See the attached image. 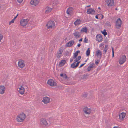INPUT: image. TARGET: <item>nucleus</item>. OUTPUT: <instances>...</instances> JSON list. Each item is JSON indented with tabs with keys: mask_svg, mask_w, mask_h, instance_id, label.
<instances>
[{
	"mask_svg": "<svg viewBox=\"0 0 128 128\" xmlns=\"http://www.w3.org/2000/svg\"><path fill=\"white\" fill-rule=\"evenodd\" d=\"M28 21L29 19H22L20 20V25L23 26H25L27 25Z\"/></svg>",
	"mask_w": 128,
	"mask_h": 128,
	"instance_id": "f257e3e1",
	"label": "nucleus"
},
{
	"mask_svg": "<svg viewBox=\"0 0 128 128\" xmlns=\"http://www.w3.org/2000/svg\"><path fill=\"white\" fill-rule=\"evenodd\" d=\"M47 84L51 86H57V84L52 79H50L48 80Z\"/></svg>",
	"mask_w": 128,
	"mask_h": 128,
	"instance_id": "f03ea898",
	"label": "nucleus"
},
{
	"mask_svg": "<svg viewBox=\"0 0 128 128\" xmlns=\"http://www.w3.org/2000/svg\"><path fill=\"white\" fill-rule=\"evenodd\" d=\"M126 56L125 55H122L119 60V63L120 64H122L126 61Z\"/></svg>",
	"mask_w": 128,
	"mask_h": 128,
	"instance_id": "7ed1b4c3",
	"label": "nucleus"
},
{
	"mask_svg": "<svg viewBox=\"0 0 128 128\" xmlns=\"http://www.w3.org/2000/svg\"><path fill=\"white\" fill-rule=\"evenodd\" d=\"M122 24V21L121 20V19L120 18H118L116 22V27L117 28H120L118 27H117V26H118L119 27H121Z\"/></svg>",
	"mask_w": 128,
	"mask_h": 128,
	"instance_id": "20e7f679",
	"label": "nucleus"
},
{
	"mask_svg": "<svg viewBox=\"0 0 128 128\" xmlns=\"http://www.w3.org/2000/svg\"><path fill=\"white\" fill-rule=\"evenodd\" d=\"M24 61L22 60H19L18 63V67L20 68H23L25 66V64L24 63Z\"/></svg>",
	"mask_w": 128,
	"mask_h": 128,
	"instance_id": "39448f33",
	"label": "nucleus"
},
{
	"mask_svg": "<svg viewBox=\"0 0 128 128\" xmlns=\"http://www.w3.org/2000/svg\"><path fill=\"white\" fill-rule=\"evenodd\" d=\"M106 2L107 5L108 6H112L114 5V2L113 0H107Z\"/></svg>",
	"mask_w": 128,
	"mask_h": 128,
	"instance_id": "423d86ee",
	"label": "nucleus"
},
{
	"mask_svg": "<svg viewBox=\"0 0 128 128\" xmlns=\"http://www.w3.org/2000/svg\"><path fill=\"white\" fill-rule=\"evenodd\" d=\"M83 110L84 113L86 114H89L91 113V109L88 108L87 107H86L83 108Z\"/></svg>",
	"mask_w": 128,
	"mask_h": 128,
	"instance_id": "0eeeda50",
	"label": "nucleus"
},
{
	"mask_svg": "<svg viewBox=\"0 0 128 128\" xmlns=\"http://www.w3.org/2000/svg\"><path fill=\"white\" fill-rule=\"evenodd\" d=\"M50 98L47 96H45L43 98L42 102L45 104H47L50 102Z\"/></svg>",
	"mask_w": 128,
	"mask_h": 128,
	"instance_id": "6e6552de",
	"label": "nucleus"
},
{
	"mask_svg": "<svg viewBox=\"0 0 128 128\" xmlns=\"http://www.w3.org/2000/svg\"><path fill=\"white\" fill-rule=\"evenodd\" d=\"M74 43V40H70L66 44L65 46L66 47H70L72 46Z\"/></svg>",
	"mask_w": 128,
	"mask_h": 128,
	"instance_id": "1a4fd4ad",
	"label": "nucleus"
},
{
	"mask_svg": "<svg viewBox=\"0 0 128 128\" xmlns=\"http://www.w3.org/2000/svg\"><path fill=\"white\" fill-rule=\"evenodd\" d=\"M102 36L100 34H97L96 36V40L99 42L102 41Z\"/></svg>",
	"mask_w": 128,
	"mask_h": 128,
	"instance_id": "9d476101",
	"label": "nucleus"
},
{
	"mask_svg": "<svg viewBox=\"0 0 128 128\" xmlns=\"http://www.w3.org/2000/svg\"><path fill=\"white\" fill-rule=\"evenodd\" d=\"M95 12V10L94 9L91 8L88 9L87 10L86 13L88 14H94Z\"/></svg>",
	"mask_w": 128,
	"mask_h": 128,
	"instance_id": "9b49d317",
	"label": "nucleus"
},
{
	"mask_svg": "<svg viewBox=\"0 0 128 128\" xmlns=\"http://www.w3.org/2000/svg\"><path fill=\"white\" fill-rule=\"evenodd\" d=\"M126 115V113L123 112L120 113L119 116V119L120 120L123 119L125 117Z\"/></svg>",
	"mask_w": 128,
	"mask_h": 128,
	"instance_id": "f8f14e48",
	"label": "nucleus"
},
{
	"mask_svg": "<svg viewBox=\"0 0 128 128\" xmlns=\"http://www.w3.org/2000/svg\"><path fill=\"white\" fill-rule=\"evenodd\" d=\"M20 94H24V92L25 89L24 87L22 86H20V87L19 88Z\"/></svg>",
	"mask_w": 128,
	"mask_h": 128,
	"instance_id": "ddd939ff",
	"label": "nucleus"
},
{
	"mask_svg": "<svg viewBox=\"0 0 128 128\" xmlns=\"http://www.w3.org/2000/svg\"><path fill=\"white\" fill-rule=\"evenodd\" d=\"M5 88L4 86H0V94H2L5 92Z\"/></svg>",
	"mask_w": 128,
	"mask_h": 128,
	"instance_id": "4468645a",
	"label": "nucleus"
},
{
	"mask_svg": "<svg viewBox=\"0 0 128 128\" xmlns=\"http://www.w3.org/2000/svg\"><path fill=\"white\" fill-rule=\"evenodd\" d=\"M39 3L38 1L37 0H31L30 2L31 4L34 5L36 6V5L38 4Z\"/></svg>",
	"mask_w": 128,
	"mask_h": 128,
	"instance_id": "2eb2a0df",
	"label": "nucleus"
},
{
	"mask_svg": "<svg viewBox=\"0 0 128 128\" xmlns=\"http://www.w3.org/2000/svg\"><path fill=\"white\" fill-rule=\"evenodd\" d=\"M46 26H55V24L54 22L53 21L50 20L48 22L47 24L46 25Z\"/></svg>",
	"mask_w": 128,
	"mask_h": 128,
	"instance_id": "dca6fc26",
	"label": "nucleus"
},
{
	"mask_svg": "<svg viewBox=\"0 0 128 128\" xmlns=\"http://www.w3.org/2000/svg\"><path fill=\"white\" fill-rule=\"evenodd\" d=\"M66 60H62L60 62H59V65L58 66L60 67L62 66L65 64L66 63Z\"/></svg>",
	"mask_w": 128,
	"mask_h": 128,
	"instance_id": "f3484780",
	"label": "nucleus"
},
{
	"mask_svg": "<svg viewBox=\"0 0 128 128\" xmlns=\"http://www.w3.org/2000/svg\"><path fill=\"white\" fill-rule=\"evenodd\" d=\"M102 54L101 51L100 50H97L96 52V55L98 57L100 56V59L102 56Z\"/></svg>",
	"mask_w": 128,
	"mask_h": 128,
	"instance_id": "a211bd4d",
	"label": "nucleus"
},
{
	"mask_svg": "<svg viewBox=\"0 0 128 128\" xmlns=\"http://www.w3.org/2000/svg\"><path fill=\"white\" fill-rule=\"evenodd\" d=\"M88 28L86 27H84L82 28L80 30V32H85L87 33L88 31Z\"/></svg>",
	"mask_w": 128,
	"mask_h": 128,
	"instance_id": "6ab92c4d",
	"label": "nucleus"
},
{
	"mask_svg": "<svg viewBox=\"0 0 128 128\" xmlns=\"http://www.w3.org/2000/svg\"><path fill=\"white\" fill-rule=\"evenodd\" d=\"M40 124H42L45 125L46 126V125L48 124V123L46 119L44 118L42 119V120L40 122Z\"/></svg>",
	"mask_w": 128,
	"mask_h": 128,
	"instance_id": "aec40b11",
	"label": "nucleus"
},
{
	"mask_svg": "<svg viewBox=\"0 0 128 128\" xmlns=\"http://www.w3.org/2000/svg\"><path fill=\"white\" fill-rule=\"evenodd\" d=\"M80 33L79 32L76 31L75 32V33H74L73 34L74 36L76 38H79L80 35Z\"/></svg>",
	"mask_w": 128,
	"mask_h": 128,
	"instance_id": "412c9836",
	"label": "nucleus"
},
{
	"mask_svg": "<svg viewBox=\"0 0 128 128\" xmlns=\"http://www.w3.org/2000/svg\"><path fill=\"white\" fill-rule=\"evenodd\" d=\"M60 76L62 77L63 78L66 79H68L69 78L67 76L66 74L61 73L60 74Z\"/></svg>",
	"mask_w": 128,
	"mask_h": 128,
	"instance_id": "4be33fe9",
	"label": "nucleus"
},
{
	"mask_svg": "<svg viewBox=\"0 0 128 128\" xmlns=\"http://www.w3.org/2000/svg\"><path fill=\"white\" fill-rule=\"evenodd\" d=\"M81 22V20L80 19H77L76 21L74 22V25L76 26L80 24Z\"/></svg>",
	"mask_w": 128,
	"mask_h": 128,
	"instance_id": "5701e85b",
	"label": "nucleus"
},
{
	"mask_svg": "<svg viewBox=\"0 0 128 128\" xmlns=\"http://www.w3.org/2000/svg\"><path fill=\"white\" fill-rule=\"evenodd\" d=\"M45 10H46L45 11V13L47 14L50 12L52 10V8L48 6H47Z\"/></svg>",
	"mask_w": 128,
	"mask_h": 128,
	"instance_id": "b1692460",
	"label": "nucleus"
},
{
	"mask_svg": "<svg viewBox=\"0 0 128 128\" xmlns=\"http://www.w3.org/2000/svg\"><path fill=\"white\" fill-rule=\"evenodd\" d=\"M80 51L79 50H78L74 54L73 56V59H75L76 58L77 56L78 55V54L80 53Z\"/></svg>",
	"mask_w": 128,
	"mask_h": 128,
	"instance_id": "393cba45",
	"label": "nucleus"
},
{
	"mask_svg": "<svg viewBox=\"0 0 128 128\" xmlns=\"http://www.w3.org/2000/svg\"><path fill=\"white\" fill-rule=\"evenodd\" d=\"M16 119L18 122H22L24 120V119L23 118H22L18 116H17Z\"/></svg>",
	"mask_w": 128,
	"mask_h": 128,
	"instance_id": "a878e982",
	"label": "nucleus"
},
{
	"mask_svg": "<svg viewBox=\"0 0 128 128\" xmlns=\"http://www.w3.org/2000/svg\"><path fill=\"white\" fill-rule=\"evenodd\" d=\"M88 76L89 74H86L82 75L81 78L83 80L87 79Z\"/></svg>",
	"mask_w": 128,
	"mask_h": 128,
	"instance_id": "bb28decb",
	"label": "nucleus"
},
{
	"mask_svg": "<svg viewBox=\"0 0 128 128\" xmlns=\"http://www.w3.org/2000/svg\"><path fill=\"white\" fill-rule=\"evenodd\" d=\"M19 116L22 118L24 119L26 117V115L24 114L23 112L21 114H20L18 115Z\"/></svg>",
	"mask_w": 128,
	"mask_h": 128,
	"instance_id": "cd10ccee",
	"label": "nucleus"
},
{
	"mask_svg": "<svg viewBox=\"0 0 128 128\" xmlns=\"http://www.w3.org/2000/svg\"><path fill=\"white\" fill-rule=\"evenodd\" d=\"M90 48H88L86 52V54L87 56H89L90 55Z\"/></svg>",
	"mask_w": 128,
	"mask_h": 128,
	"instance_id": "c85d7f7f",
	"label": "nucleus"
},
{
	"mask_svg": "<svg viewBox=\"0 0 128 128\" xmlns=\"http://www.w3.org/2000/svg\"><path fill=\"white\" fill-rule=\"evenodd\" d=\"M101 32L103 34L104 36H106L108 34L107 32H106V30L105 29H104L103 31H101Z\"/></svg>",
	"mask_w": 128,
	"mask_h": 128,
	"instance_id": "c756f323",
	"label": "nucleus"
},
{
	"mask_svg": "<svg viewBox=\"0 0 128 128\" xmlns=\"http://www.w3.org/2000/svg\"><path fill=\"white\" fill-rule=\"evenodd\" d=\"M108 44H106L105 45V47L104 48V54L105 53H106L107 52V50L108 49Z\"/></svg>",
	"mask_w": 128,
	"mask_h": 128,
	"instance_id": "7c9ffc66",
	"label": "nucleus"
},
{
	"mask_svg": "<svg viewBox=\"0 0 128 128\" xmlns=\"http://www.w3.org/2000/svg\"><path fill=\"white\" fill-rule=\"evenodd\" d=\"M63 50L61 48H59V50L57 52V54H62Z\"/></svg>",
	"mask_w": 128,
	"mask_h": 128,
	"instance_id": "2f4dec72",
	"label": "nucleus"
},
{
	"mask_svg": "<svg viewBox=\"0 0 128 128\" xmlns=\"http://www.w3.org/2000/svg\"><path fill=\"white\" fill-rule=\"evenodd\" d=\"M76 66V64H75V62H73L71 64L70 67L72 68H77V66Z\"/></svg>",
	"mask_w": 128,
	"mask_h": 128,
	"instance_id": "473e14b6",
	"label": "nucleus"
},
{
	"mask_svg": "<svg viewBox=\"0 0 128 128\" xmlns=\"http://www.w3.org/2000/svg\"><path fill=\"white\" fill-rule=\"evenodd\" d=\"M94 66V63H92V64H90L89 67H90L91 68H95V67Z\"/></svg>",
	"mask_w": 128,
	"mask_h": 128,
	"instance_id": "72a5a7b5",
	"label": "nucleus"
},
{
	"mask_svg": "<svg viewBox=\"0 0 128 128\" xmlns=\"http://www.w3.org/2000/svg\"><path fill=\"white\" fill-rule=\"evenodd\" d=\"M53 26H46V28H47V29H48L49 30H50L51 29H52Z\"/></svg>",
	"mask_w": 128,
	"mask_h": 128,
	"instance_id": "f704fd0d",
	"label": "nucleus"
},
{
	"mask_svg": "<svg viewBox=\"0 0 128 128\" xmlns=\"http://www.w3.org/2000/svg\"><path fill=\"white\" fill-rule=\"evenodd\" d=\"M105 24L108 26H110L111 25L110 22L108 21L106 22Z\"/></svg>",
	"mask_w": 128,
	"mask_h": 128,
	"instance_id": "c9c22d12",
	"label": "nucleus"
},
{
	"mask_svg": "<svg viewBox=\"0 0 128 128\" xmlns=\"http://www.w3.org/2000/svg\"><path fill=\"white\" fill-rule=\"evenodd\" d=\"M88 40L87 38L86 37H85V38L84 39V42L86 43H87L88 42Z\"/></svg>",
	"mask_w": 128,
	"mask_h": 128,
	"instance_id": "e433bc0d",
	"label": "nucleus"
},
{
	"mask_svg": "<svg viewBox=\"0 0 128 128\" xmlns=\"http://www.w3.org/2000/svg\"><path fill=\"white\" fill-rule=\"evenodd\" d=\"M100 59H97L96 60H95V63L96 65H98L99 64L100 61Z\"/></svg>",
	"mask_w": 128,
	"mask_h": 128,
	"instance_id": "4c0bfd02",
	"label": "nucleus"
},
{
	"mask_svg": "<svg viewBox=\"0 0 128 128\" xmlns=\"http://www.w3.org/2000/svg\"><path fill=\"white\" fill-rule=\"evenodd\" d=\"M67 10H69L71 12H72V11L73 10V8L70 7H69Z\"/></svg>",
	"mask_w": 128,
	"mask_h": 128,
	"instance_id": "58836bf2",
	"label": "nucleus"
},
{
	"mask_svg": "<svg viewBox=\"0 0 128 128\" xmlns=\"http://www.w3.org/2000/svg\"><path fill=\"white\" fill-rule=\"evenodd\" d=\"M88 93L86 92L84 93L83 95V97L84 98H86L88 96Z\"/></svg>",
	"mask_w": 128,
	"mask_h": 128,
	"instance_id": "ea45409f",
	"label": "nucleus"
},
{
	"mask_svg": "<svg viewBox=\"0 0 128 128\" xmlns=\"http://www.w3.org/2000/svg\"><path fill=\"white\" fill-rule=\"evenodd\" d=\"M69 54V52L68 51H66L65 52V55L66 56H68Z\"/></svg>",
	"mask_w": 128,
	"mask_h": 128,
	"instance_id": "a19ab883",
	"label": "nucleus"
},
{
	"mask_svg": "<svg viewBox=\"0 0 128 128\" xmlns=\"http://www.w3.org/2000/svg\"><path fill=\"white\" fill-rule=\"evenodd\" d=\"M80 61H78L77 62V63H76V66H77V67H78V65H79V64L80 63Z\"/></svg>",
	"mask_w": 128,
	"mask_h": 128,
	"instance_id": "79ce46f5",
	"label": "nucleus"
},
{
	"mask_svg": "<svg viewBox=\"0 0 128 128\" xmlns=\"http://www.w3.org/2000/svg\"><path fill=\"white\" fill-rule=\"evenodd\" d=\"M66 13L67 14H70V13H72L69 10H66Z\"/></svg>",
	"mask_w": 128,
	"mask_h": 128,
	"instance_id": "37998d69",
	"label": "nucleus"
},
{
	"mask_svg": "<svg viewBox=\"0 0 128 128\" xmlns=\"http://www.w3.org/2000/svg\"><path fill=\"white\" fill-rule=\"evenodd\" d=\"M3 36L2 34H0V42L1 41V40Z\"/></svg>",
	"mask_w": 128,
	"mask_h": 128,
	"instance_id": "c03bdc74",
	"label": "nucleus"
},
{
	"mask_svg": "<svg viewBox=\"0 0 128 128\" xmlns=\"http://www.w3.org/2000/svg\"><path fill=\"white\" fill-rule=\"evenodd\" d=\"M81 58V56H79L78 57V58H76L77 59V60L79 61L80 60Z\"/></svg>",
	"mask_w": 128,
	"mask_h": 128,
	"instance_id": "a18cd8bd",
	"label": "nucleus"
},
{
	"mask_svg": "<svg viewBox=\"0 0 128 128\" xmlns=\"http://www.w3.org/2000/svg\"><path fill=\"white\" fill-rule=\"evenodd\" d=\"M99 15H100V14H96L95 16V18L97 19H98V16Z\"/></svg>",
	"mask_w": 128,
	"mask_h": 128,
	"instance_id": "49530a36",
	"label": "nucleus"
},
{
	"mask_svg": "<svg viewBox=\"0 0 128 128\" xmlns=\"http://www.w3.org/2000/svg\"><path fill=\"white\" fill-rule=\"evenodd\" d=\"M85 64H86V63H84V64H81L80 65V66L79 67V68H80L81 67H82Z\"/></svg>",
	"mask_w": 128,
	"mask_h": 128,
	"instance_id": "de8ad7c7",
	"label": "nucleus"
},
{
	"mask_svg": "<svg viewBox=\"0 0 128 128\" xmlns=\"http://www.w3.org/2000/svg\"><path fill=\"white\" fill-rule=\"evenodd\" d=\"M91 70V68H90L89 67V66H88V68H87V71L88 72L90 71V70Z\"/></svg>",
	"mask_w": 128,
	"mask_h": 128,
	"instance_id": "09e8293b",
	"label": "nucleus"
},
{
	"mask_svg": "<svg viewBox=\"0 0 128 128\" xmlns=\"http://www.w3.org/2000/svg\"><path fill=\"white\" fill-rule=\"evenodd\" d=\"M23 0H17L18 2L20 3H21L23 1Z\"/></svg>",
	"mask_w": 128,
	"mask_h": 128,
	"instance_id": "8fccbe9b",
	"label": "nucleus"
},
{
	"mask_svg": "<svg viewBox=\"0 0 128 128\" xmlns=\"http://www.w3.org/2000/svg\"><path fill=\"white\" fill-rule=\"evenodd\" d=\"M14 22L12 20L10 21L9 22V24L10 25L11 24L14 23Z\"/></svg>",
	"mask_w": 128,
	"mask_h": 128,
	"instance_id": "3c124183",
	"label": "nucleus"
},
{
	"mask_svg": "<svg viewBox=\"0 0 128 128\" xmlns=\"http://www.w3.org/2000/svg\"><path fill=\"white\" fill-rule=\"evenodd\" d=\"M76 59L74 60V62H75V63L76 62H77L78 60L76 58Z\"/></svg>",
	"mask_w": 128,
	"mask_h": 128,
	"instance_id": "603ef678",
	"label": "nucleus"
},
{
	"mask_svg": "<svg viewBox=\"0 0 128 128\" xmlns=\"http://www.w3.org/2000/svg\"><path fill=\"white\" fill-rule=\"evenodd\" d=\"M82 38H81L78 41L79 42H82Z\"/></svg>",
	"mask_w": 128,
	"mask_h": 128,
	"instance_id": "864d4df0",
	"label": "nucleus"
},
{
	"mask_svg": "<svg viewBox=\"0 0 128 128\" xmlns=\"http://www.w3.org/2000/svg\"><path fill=\"white\" fill-rule=\"evenodd\" d=\"M58 54L57 55V57L58 58H60L61 56V55L60 54Z\"/></svg>",
	"mask_w": 128,
	"mask_h": 128,
	"instance_id": "5fc2aeb1",
	"label": "nucleus"
},
{
	"mask_svg": "<svg viewBox=\"0 0 128 128\" xmlns=\"http://www.w3.org/2000/svg\"><path fill=\"white\" fill-rule=\"evenodd\" d=\"M103 45L104 44H102V43H101L100 45V47H101L102 46H104Z\"/></svg>",
	"mask_w": 128,
	"mask_h": 128,
	"instance_id": "6e6d98bb",
	"label": "nucleus"
},
{
	"mask_svg": "<svg viewBox=\"0 0 128 128\" xmlns=\"http://www.w3.org/2000/svg\"><path fill=\"white\" fill-rule=\"evenodd\" d=\"M100 15H101L102 16H101V19H102L104 18V15L102 14H100Z\"/></svg>",
	"mask_w": 128,
	"mask_h": 128,
	"instance_id": "4d7b16f0",
	"label": "nucleus"
},
{
	"mask_svg": "<svg viewBox=\"0 0 128 128\" xmlns=\"http://www.w3.org/2000/svg\"><path fill=\"white\" fill-rule=\"evenodd\" d=\"M81 44H78L77 46L78 47H79L81 46Z\"/></svg>",
	"mask_w": 128,
	"mask_h": 128,
	"instance_id": "13d9d810",
	"label": "nucleus"
},
{
	"mask_svg": "<svg viewBox=\"0 0 128 128\" xmlns=\"http://www.w3.org/2000/svg\"><path fill=\"white\" fill-rule=\"evenodd\" d=\"M73 59H74L73 58V59L70 58V62H72L73 60Z\"/></svg>",
	"mask_w": 128,
	"mask_h": 128,
	"instance_id": "bf43d9fd",
	"label": "nucleus"
},
{
	"mask_svg": "<svg viewBox=\"0 0 128 128\" xmlns=\"http://www.w3.org/2000/svg\"><path fill=\"white\" fill-rule=\"evenodd\" d=\"M112 58L114 57V52H112Z\"/></svg>",
	"mask_w": 128,
	"mask_h": 128,
	"instance_id": "052dcab7",
	"label": "nucleus"
},
{
	"mask_svg": "<svg viewBox=\"0 0 128 128\" xmlns=\"http://www.w3.org/2000/svg\"><path fill=\"white\" fill-rule=\"evenodd\" d=\"M112 52H114V48L112 47Z\"/></svg>",
	"mask_w": 128,
	"mask_h": 128,
	"instance_id": "680f3d73",
	"label": "nucleus"
},
{
	"mask_svg": "<svg viewBox=\"0 0 128 128\" xmlns=\"http://www.w3.org/2000/svg\"><path fill=\"white\" fill-rule=\"evenodd\" d=\"M107 41H108V40H104V42L106 43L107 42Z\"/></svg>",
	"mask_w": 128,
	"mask_h": 128,
	"instance_id": "e2e57ef3",
	"label": "nucleus"
},
{
	"mask_svg": "<svg viewBox=\"0 0 128 128\" xmlns=\"http://www.w3.org/2000/svg\"><path fill=\"white\" fill-rule=\"evenodd\" d=\"M113 128H119V127L118 126H114Z\"/></svg>",
	"mask_w": 128,
	"mask_h": 128,
	"instance_id": "0e129e2a",
	"label": "nucleus"
},
{
	"mask_svg": "<svg viewBox=\"0 0 128 128\" xmlns=\"http://www.w3.org/2000/svg\"><path fill=\"white\" fill-rule=\"evenodd\" d=\"M90 6V5H88V6H86V7L87 8H88Z\"/></svg>",
	"mask_w": 128,
	"mask_h": 128,
	"instance_id": "69168bd1",
	"label": "nucleus"
},
{
	"mask_svg": "<svg viewBox=\"0 0 128 128\" xmlns=\"http://www.w3.org/2000/svg\"><path fill=\"white\" fill-rule=\"evenodd\" d=\"M17 17H16V16L14 17V19H15V20L17 18Z\"/></svg>",
	"mask_w": 128,
	"mask_h": 128,
	"instance_id": "338daca9",
	"label": "nucleus"
},
{
	"mask_svg": "<svg viewBox=\"0 0 128 128\" xmlns=\"http://www.w3.org/2000/svg\"><path fill=\"white\" fill-rule=\"evenodd\" d=\"M98 9H99V10H101V8H100V7H98Z\"/></svg>",
	"mask_w": 128,
	"mask_h": 128,
	"instance_id": "774afa93",
	"label": "nucleus"
}]
</instances>
